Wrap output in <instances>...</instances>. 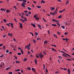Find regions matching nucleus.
Masks as SVG:
<instances>
[{"instance_id":"1","label":"nucleus","mask_w":74,"mask_h":74,"mask_svg":"<svg viewBox=\"0 0 74 74\" xmlns=\"http://www.w3.org/2000/svg\"><path fill=\"white\" fill-rule=\"evenodd\" d=\"M38 55L39 56V57H40V58H42L43 57H44V55L42 54V53H38Z\"/></svg>"},{"instance_id":"2","label":"nucleus","mask_w":74,"mask_h":74,"mask_svg":"<svg viewBox=\"0 0 74 74\" xmlns=\"http://www.w3.org/2000/svg\"><path fill=\"white\" fill-rule=\"evenodd\" d=\"M32 71H33L34 72V73H36V69H35L34 68H32Z\"/></svg>"},{"instance_id":"3","label":"nucleus","mask_w":74,"mask_h":74,"mask_svg":"<svg viewBox=\"0 0 74 74\" xmlns=\"http://www.w3.org/2000/svg\"><path fill=\"white\" fill-rule=\"evenodd\" d=\"M62 53H63L64 54H65V55H66L67 56H68L69 57H71V56H70V55H69L68 54H66L65 53V52H62Z\"/></svg>"},{"instance_id":"4","label":"nucleus","mask_w":74,"mask_h":74,"mask_svg":"<svg viewBox=\"0 0 74 74\" xmlns=\"http://www.w3.org/2000/svg\"><path fill=\"white\" fill-rule=\"evenodd\" d=\"M50 10H55V8L54 7H50Z\"/></svg>"},{"instance_id":"5","label":"nucleus","mask_w":74,"mask_h":74,"mask_svg":"<svg viewBox=\"0 0 74 74\" xmlns=\"http://www.w3.org/2000/svg\"><path fill=\"white\" fill-rule=\"evenodd\" d=\"M19 25H20V28H22V24L21 23H19Z\"/></svg>"},{"instance_id":"6","label":"nucleus","mask_w":74,"mask_h":74,"mask_svg":"<svg viewBox=\"0 0 74 74\" xmlns=\"http://www.w3.org/2000/svg\"><path fill=\"white\" fill-rule=\"evenodd\" d=\"M31 25H32V26H33V27H36V25L35 24H33V23H31Z\"/></svg>"},{"instance_id":"7","label":"nucleus","mask_w":74,"mask_h":74,"mask_svg":"<svg viewBox=\"0 0 74 74\" xmlns=\"http://www.w3.org/2000/svg\"><path fill=\"white\" fill-rule=\"evenodd\" d=\"M8 36H10L11 37H12V34L11 33H8Z\"/></svg>"},{"instance_id":"8","label":"nucleus","mask_w":74,"mask_h":74,"mask_svg":"<svg viewBox=\"0 0 74 74\" xmlns=\"http://www.w3.org/2000/svg\"><path fill=\"white\" fill-rule=\"evenodd\" d=\"M57 11V9H56V10H55V12H54V13H55V14H56L57 13H56V12Z\"/></svg>"},{"instance_id":"9","label":"nucleus","mask_w":74,"mask_h":74,"mask_svg":"<svg viewBox=\"0 0 74 74\" xmlns=\"http://www.w3.org/2000/svg\"><path fill=\"white\" fill-rule=\"evenodd\" d=\"M62 56H64V57H66V58H67V56H66V55H65L64 54H62Z\"/></svg>"},{"instance_id":"10","label":"nucleus","mask_w":74,"mask_h":74,"mask_svg":"<svg viewBox=\"0 0 74 74\" xmlns=\"http://www.w3.org/2000/svg\"><path fill=\"white\" fill-rule=\"evenodd\" d=\"M62 56H64V57H66V58H67V56H66V55H65L64 54H62Z\"/></svg>"},{"instance_id":"11","label":"nucleus","mask_w":74,"mask_h":74,"mask_svg":"<svg viewBox=\"0 0 74 74\" xmlns=\"http://www.w3.org/2000/svg\"><path fill=\"white\" fill-rule=\"evenodd\" d=\"M53 51H55V52H57V51H56V50L54 48H52L51 49Z\"/></svg>"},{"instance_id":"12","label":"nucleus","mask_w":74,"mask_h":74,"mask_svg":"<svg viewBox=\"0 0 74 74\" xmlns=\"http://www.w3.org/2000/svg\"><path fill=\"white\" fill-rule=\"evenodd\" d=\"M67 71L68 74H70V69H68Z\"/></svg>"},{"instance_id":"13","label":"nucleus","mask_w":74,"mask_h":74,"mask_svg":"<svg viewBox=\"0 0 74 74\" xmlns=\"http://www.w3.org/2000/svg\"><path fill=\"white\" fill-rule=\"evenodd\" d=\"M16 63L17 64H19L20 63V62L18 61H16Z\"/></svg>"},{"instance_id":"14","label":"nucleus","mask_w":74,"mask_h":74,"mask_svg":"<svg viewBox=\"0 0 74 74\" xmlns=\"http://www.w3.org/2000/svg\"><path fill=\"white\" fill-rule=\"evenodd\" d=\"M38 27L40 29H41V25H38Z\"/></svg>"},{"instance_id":"15","label":"nucleus","mask_w":74,"mask_h":74,"mask_svg":"<svg viewBox=\"0 0 74 74\" xmlns=\"http://www.w3.org/2000/svg\"><path fill=\"white\" fill-rule=\"evenodd\" d=\"M34 60V62H35V64H37V61L36 59H35Z\"/></svg>"},{"instance_id":"16","label":"nucleus","mask_w":74,"mask_h":74,"mask_svg":"<svg viewBox=\"0 0 74 74\" xmlns=\"http://www.w3.org/2000/svg\"><path fill=\"white\" fill-rule=\"evenodd\" d=\"M6 12H7V13H8V12H10V11L8 10H6Z\"/></svg>"},{"instance_id":"17","label":"nucleus","mask_w":74,"mask_h":74,"mask_svg":"<svg viewBox=\"0 0 74 74\" xmlns=\"http://www.w3.org/2000/svg\"><path fill=\"white\" fill-rule=\"evenodd\" d=\"M10 68H11V67L7 68H6V70H7V71H8V70L10 69Z\"/></svg>"},{"instance_id":"18","label":"nucleus","mask_w":74,"mask_h":74,"mask_svg":"<svg viewBox=\"0 0 74 74\" xmlns=\"http://www.w3.org/2000/svg\"><path fill=\"white\" fill-rule=\"evenodd\" d=\"M45 3V1H44V0H42L41 1V3Z\"/></svg>"},{"instance_id":"19","label":"nucleus","mask_w":74,"mask_h":74,"mask_svg":"<svg viewBox=\"0 0 74 74\" xmlns=\"http://www.w3.org/2000/svg\"><path fill=\"white\" fill-rule=\"evenodd\" d=\"M26 4V3L24 2H22V5H25Z\"/></svg>"},{"instance_id":"20","label":"nucleus","mask_w":74,"mask_h":74,"mask_svg":"<svg viewBox=\"0 0 74 74\" xmlns=\"http://www.w3.org/2000/svg\"><path fill=\"white\" fill-rule=\"evenodd\" d=\"M44 43L46 44L47 43V40H46L44 41Z\"/></svg>"},{"instance_id":"21","label":"nucleus","mask_w":74,"mask_h":74,"mask_svg":"<svg viewBox=\"0 0 74 74\" xmlns=\"http://www.w3.org/2000/svg\"><path fill=\"white\" fill-rule=\"evenodd\" d=\"M61 28H62L63 29H65V27H64V26H61Z\"/></svg>"},{"instance_id":"22","label":"nucleus","mask_w":74,"mask_h":74,"mask_svg":"<svg viewBox=\"0 0 74 74\" xmlns=\"http://www.w3.org/2000/svg\"><path fill=\"white\" fill-rule=\"evenodd\" d=\"M15 71L16 72H18L20 71V69H18L17 70H15Z\"/></svg>"},{"instance_id":"23","label":"nucleus","mask_w":74,"mask_h":74,"mask_svg":"<svg viewBox=\"0 0 74 74\" xmlns=\"http://www.w3.org/2000/svg\"><path fill=\"white\" fill-rule=\"evenodd\" d=\"M27 59L26 58H24V59H23V62H25L27 61Z\"/></svg>"},{"instance_id":"24","label":"nucleus","mask_w":74,"mask_h":74,"mask_svg":"<svg viewBox=\"0 0 74 74\" xmlns=\"http://www.w3.org/2000/svg\"><path fill=\"white\" fill-rule=\"evenodd\" d=\"M34 34H35V35L36 36H37L38 35V33L37 32H35V33H34Z\"/></svg>"},{"instance_id":"25","label":"nucleus","mask_w":74,"mask_h":74,"mask_svg":"<svg viewBox=\"0 0 74 74\" xmlns=\"http://www.w3.org/2000/svg\"><path fill=\"white\" fill-rule=\"evenodd\" d=\"M62 18V15H60V16H59L58 17V18Z\"/></svg>"},{"instance_id":"26","label":"nucleus","mask_w":74,"mask_h":74,"mask_svg":"<svg viewBox=\"0 0 74 74\" xmlns=\"http://www.w3.org/2000/svg\"><path fill=\"white\" fill-rule=\"evenodd\" d=\"M66 40V42H67L68 40H69V39L68 38H66L65 39Z\"/></svg>"},{"instance_id":"27","label":"nucleus","mask_w":74,"mask_h":74,"mask_svg":"<svg viewBox=\"0 0 74 74\" xmlns=\"http://www.w3.org/2000/svg\"><path fill=\"white\" fill-rule=\"evenodd\" d=\"M58 58L60 59H62V57L61 56H58Z\"/></svg>"},{"instance_id":"28","label":"nucleus","mask_w":74,"mask_h":74,"mask_svg":"<svg viewBox=\"0 0 74 74\" xmlns=\"http://www.w3.org/2000/svg\"><path fill=\"white\" fill-rule=\"evenodd\" d=\"M20 20L23 22H24L25 21V20L22 19H20Z\"/></svg>"},{"instance_id":"29","label":"nucleus","mask_w":74,"mask_h":74,"mask_svg":"<svg viewBox=\"0 0 74 74\" xmlns=\"http://www.w3.org/2000/svg\"><path fill=\"white\" fill-rule=\"evenodd\" d=\"M51 46L54 47H56V46L55 45H53V44L51 45Z\"/></svg>"},{"instance_id":"30","label":"nucleus","mask_w":74,"mask_h":74,"mask_svg":"<svg viewBox=\"0 0 74 74\" xmlns=\"http://www.w3.org/2000/svg\"><path fill=\"white\" fill-rule=\"evenodd\" d=\"M27 9L29 10H31V8L30 7H27Z\"/></svg>"},{"instance_id":"31","label":"nucleus","mask_w":74,"mask_h":74,"mask_svg":"<svg viewBox=\"0 0 74 74\" xmlns=\"http://www.w3.org/2000/svg\"><path fill=\"white\" fill-rule=\"evenodd\" d=\"M53 36H54L56 38H58L57 37V36H56V35L55 34H53Z\"/></svg>"},{"instance_id":"32","label":"nucleus","mask_w":74,"mask_h":74,"mask_svg":"<svg viewBox=\"0 0 74 74\" xmlns=\"http://www.w3.org/2000/svg\"><path fill=\"white\" fill-rule=\"evenodd\" d=\"M13 23H11V26L12 27V28H14V27H13Z\"/></svg>"},{"instance_id":"33","label":"nucleus","mask_w":74,"mask_h":74,"mask_svg":"<svg viewBox=\"0 0 74 74\" xmlns=\"http://www.w3.org/2000/svg\"><path fill=\"white\" fill-rule=\"evenodd\" d=\"M33 42H34V44L36 43V41L35 40H34V39H33Z\"/></svg>"},{"instance_id":"34","label":"nucleus","mask_w":74,"mask_h":74,"mask_svg":"<svg viewBox=\"0 0 74 74\" xmlns=\"http://www.w3.org/2000/svg\"><path fill=\"white\" fill-rule=\"evenodd\" d=\"M17 54H18V56H20L21 55V53H17Z\"/></svg>"},{"instance_id":"35","label":"nucleus","mask_w":74,"mask_h":74,"mask_svg":"<svg viewBox=\"0 0 74 74\" xmlns=\"http://www.w3.org/2000/svg\"><path fill=\"white\" fill-rule=\"evenodd\" d=\"M28 69L29 71L31 70V69L30 67H28V68H27V70Z\"/></svg>"},{"instance_id":"36","label":"nucleus","mask_w":74,"mask_h":74,"mask_svg":"<svg viewBox=\"0 0 74 74\" xmlns=\"http://www.w3.org/2000/svg\"><path fill=\"white\" fill-rule=\"evenodd\" d=\"M43 18V20L45 22H47V21L46 20L44 19V18Z\"/></svg>"},{"instance_id":"37","label":"nucleus","mask_w":74,"mask_h":74,"mask_svg":"<svg viewBox=\"0 0 74 74\" xmlns=\"http://www.w3.org/2000/svg\"><path fill=\"white\" fill-rule=\"evenodd\" d=\"M68 3H69V1L68 0L67 1H66V5Z\"/></svg>"},{"instance_id":"38","label":"nucleus","mask_w":74,"mask_h":74,"mask_svg":"<svg viewBox=\"0 0 74 74\" xmlns=\"http://www.w3.org/2000/svg\"><path fill=\"white\" fill-rule=\"evenodd\" d=\"M51 25L53 26H56V24H52Z\"/></svg>"},{"instance_id":"39","label":"nucleus","mask_w":74,"mask_h":74,"mask_svg":"<svg viewBox=\"0 0 74 74\" xmlns=\"http://www.w3.org/2000/svg\"><path fill=\"white\" fill-rule=\"evenodd\" d=\"M36 57L37 58H39V56L38 55H37V54L36 55Z\"/></svg>"},{"instance_id":"40","label":"nucleus","mask_w":74,"mask_h":74,"mask_svg":"<svg viewBox=\"0 0 74 74\" xmlns=\"http://www.w3.org/2000/svg\"><path fill=\"white\" fill-rule=\"evenodd\" d=\"M24 21H27V19L25 17H24Z\"/></svg>"},{"instance_id":"41","label":"nucleus","mask_w":74,"mask_h":74,"mask_svg":"<svg viewBox=\"0 0 74 74\" xmlns=\"http://www.w3.org/2000/svg\"><path fill=\"white\" fill-rule=\"evenodd\" d=\"M39 40H41V39L40 38H37V41Z\"/></svg>"},{"instance_id":"42","label":"nucleus","mask_w":74,"mask_h":74,"mask_svg":"<svg viewBox=\"0 0 74 74\" xmlns=\"http://www.w3.org/2000/svg\"><path fill=\"white\" fill-rule=\"evenodd\" d=\"M37 8H40L41 7L40 6H36Z\"/></svg>"},{"instance_id":"43","label":"nucleus","mask_w":74,"mask_h":74,"mask_svg":"<svg viewBox=\"0 0 74 74\" xmlns=\"http://www.w3.org/2000/svg\"><path fill=\"white\" fill-rule=\"evenodd\" d=\"M25 15L27 16H28L29 15L28 14V13H25Z\"/></svg>"},{"instance_id":"44","label":"nucleus","mask_w":74,"mask_h":74,"mask_svg":"<svg viewBox=\"0 0 74 74\" xmlns=\"http://www.w3.org/2000/svg\"><path fill=\"white\" fill-rule=\"evenodd\" d=\"M56 24H57V25H59L60 27V24L59 23H56Z\"/></svg>"},{"instance_id":"45","label":"nucleus","mask_w":74,"mask_h":74,"mask_svg":"<svg viewBox=\"0 0 74 74\" xmlns=\"http://www.w3.org/2000/svg\"><path fill=\"white\" fill-rule=\"evenodd\" d=\"M45 71H46V73H48V71L47 70V69L45 68Z\"/></svg>"},{"instance_id":"46","label":"nucleus","mask_w":74,"mask_h":74,"mask_svg":"<svg viewBox=\"0 0 74 74\" xmlns=\"http://www.w3.org/2000/svg\"><path fill=\"white\" fill-rule=\"evenodd\" d=\"M29 46H28V45H27L26 46H25V49L26 48H27L28 47H29Z\"/></svg>"},{"instance_id":"47","label":"nucleus","mask_w":74,"mask_h":74,"mask_svg":"<svg viewBox=\"0 0 74 74\" xmlns=\"http://www.w3.org/2000/svg\"><path fill=\"white\" fill-rule=\"evenodd\" d=\"M0 67H1V69H3V68H2L3 67V65L1 64H0Z\"/></svg>"},{"instance_id":"48","label":"nucleus","mask_w":74,"mask_h":74,"mask_svg":"<svg viewBox=\"0 0 74 74\" xmlns=\"http://www.w3.org/2000/svg\"><path fill=\"white\" fill-rule=\"evenodd\" d=\"M20 51L21 52V53H22V54H23V50L22 49L20 50Z\"/></svg>"},{"instance_id":"49","label":"nucleus","mask_w":74,"mask_h":74,"mask_svg":"<svg viewBox=\"0 0 74 74\" xmlns=\"http://www.w3.org/2000/svg\"><path fill=\"white\" fill-rule=\"evenodd\" d=\"M14 57L15 59H17V56H14Z\"/></svg>"},{"instance_id":"50","label":"nucleus","mask_w":74,"mask_h":74,"mask_svg":"<svg viewBox=\"0 0 74 74\" xmlns=\"http://www.w3.org/2000/svg\"><path fill=\"white\" fill-rule=\"evenodd\" d=\"M0 10L1 11H4L5 10L3 8H1Z\"/></svg>"},{"instance_id":"51","label":"nucleus","mask_w":74,"mask_h":74,"mask_svg":"<svg viewBox=\"0 0 74 74\" xmlns=\"http://www.w3.org/2000/svg\"><path fill=\"white\" fill-rule=\"evenodd\" d=\"M64 12V11H59V13H62V12Z\"/></svg>"},{"instance_id":"52","label":"nucleus","mask_w":74,"mask_h":74,"mask_svg":"<svg viewBox=\"0 0 74 74\" xmlns=\"http://www.w3.org/2000/svg\"><path fill=\"white\" fill-rule=\"evenodd\" d=\"M34 18H36L37 17V16L35 15L34 16Z\"/></svg>"},{"instance_id":"53","label":"nucleus","mask_w":74,"mask_h":74,"mask_svg":"<svg viewBox=\"0 0 74 74\" xmlns=\"http://www.w3.org/2000/svg\"><path fill=\"white\" fill-rule=\"evenodd\" d=\"M23 2H24L25 3H26V0H23Z\"/></svg>"},{"instance_id":"54","label":"nucleus","mask_w":74,"mask_h":74,"mask_svg":"<svg viewBox=\"0 0 74 74\" xmlns=\"http://www.w3.org/2000/svg\"><path fill=\"white\" fill-rule=\"evenodd\" d=\"M30 34H31L32 35V36H34V34H33V33H31V32H29Z\"/></svg>"},{"instance_id":"55","label":"nucleus","mask_w":74,"mask_h":74,"mask_svg":"<svg viewBox=\"0 0 74 74\" xmlns=\"http://www.w3.org/2000/svg\"><path fill=\"white\" fill-rule=\"evenodd\" d=\"M3 21H4L5 23H6V21H7V20L4 19H3Z\"/></svg>"},{"instance_id":"56","label":"nucleus","mask_w":74,"mask_h":74,"mask_svg":"<svg viewBox=\"0 0 74 74\" xmlns=\"http://www.w3.org/2000/svg\"><path fill=\"white\" fill-rule=\"evenodd\" d=\"M57 34H59V35H60V33L59 32L57 31Z\"/></svg>"},{"instance_id":"57","label":"nucleus","mask_w":74,"mask_h":74,"mask_svg":"<svg viewBox=\"0 0 74 74\" xmlns=\"http://www.w3.org/2000/svg\"><path fill=\"white\" fill-rule=\"evenodd\" d=\"M43 67H44L43 69L44 70L45 69V65H43Z\"/></svg>"},{"instance_id":"58","label":"nucleus","mask_w":74,"mask_h":74,"mask_svg":"<svg viewBox=\"0 0 74 74\" xmlns=\"http://www.w3.org/2000/svg\"><path fill=\"white\" fill-rule=\"evenodd\" d=\"M39 18H35V20H39Z\"/></svg>"},{"instance_id":"59","label":"nucleus","mask_w":74,"mask_h":74,"mask_svg":"<svg viewBox=\"0 0 74 74\" xmlns=\"http://www.w3.org/2000/svg\"><path fill=\"white\" fill-rule=\"evenodd\" d=\"M6 52L7 53H8V52H9V51H8V50H7L6 51Z\"/></svg>"},{"instance_id":"60","label":"nucleus","mask_w":74,"mask_h":74,"mask_svg":"<svg viewBox=\"0 0 74 74\" xmlns=\"http://www.w3.org/2000/svg\"><path fill=\"white\" fill-rule=\"evenodd\" d=\"M43 53H44V55H46V53H45V52H44V51L43 52Z\"/></svg>"},{"instance_id":"61","label":"nucleus","mask_w":74,"mask_h":74,"mask_svg":"<svg viewBox=\"0 0 74 74\" xmlns=\"http://www.w3.org/2000/svg\"><path fill=\"white\" fill-rule=\"evenodd\" d=\"M24 12L25 13H28V11H24Z\"/></svg>"},{"instance_id":"62","label":"nucleus","mask_w":74,"mask_h":74,"mask_svg":"<svg viewBox=\"0 0 74 74\" xmlns=\"http://www.w3.org/2000/svg\"><path fill=\"white\" fill-rule=\"evenodd\" d=\"M56 21V20H55V19H53V20H52V21H54V22H55V21Z\"/></svg>"},{"instance_id":"63","label":"nucleus","mask_w":74,"mask_h":74,"mask_svg":"<svg viewBox=\"0 0 74 74\" xmlns=\"http://www.w3.org/2000/svg\"><path fill=\"white\" fill-rule=\"evenodd\" d=\"M68 34V33H67V32H65L64 33V35H67V34Z\"/></svg>"},{"instance_id":"64","label":"nucleus","mask_w":74,"mask_h":74,"mask_svg":"<svg viewBox=\"0 0 74 74\" xmlns=\"http://www.w3.org/2000/svg\"><path fill=\"white\" fill-rule=\"evenodd\" d=\"M8 73L9 74H12V72H9V73Z\"/></svg>"}]
</instances>
